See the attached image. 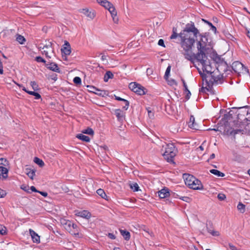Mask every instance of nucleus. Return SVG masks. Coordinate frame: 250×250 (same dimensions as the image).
<instances>
[{
	"instance_id": "nucleus-1",
	"label": "nucleus",
	"mask_w": 250,
	"mask_h": 250,
	"mask_svg": "<svg viewBox=\"0 0 250 250\" xmlns=\"http://www.w3.org/2000/svg\"><path fill=\"white\" fill-rule=\"evenodd\" d=\"M199 31L195 27L194 23H188L185 28L179 34L181 47L185 51V58L192 63L195 62V53L192 51V48L195 42V38H197Z\"/></svg>"
},
{
	"instance_id": "nucleus-2",
	"label": "nucleus",
	"mask_w": 250,
	"mask_h": 250,
	"mask_svg": "<svg viewBox=\"0 0 250 250\" xmlns=\"http://www.w3.org/2000/svg\"><path fill=\"white\" fill-rule=\"evenodd\" d=\"M199 38H196V46L198 52L195 54V61L199 62L202 65L204 71L210 72L211 66L205 52L212 48L213 43L209 35L206 33L199 34Z\"/></svg>"
},
{
	"instance_id": "nucleus-3",
	"label": "nucleus",
	"mask_w": 250,
	"mask_h": 250,
	"mask_svg": "<svg viewBox=\"0 0 250 250\" xmlns=\"http://www.w3.org/2000/svg\"><path fill=\"white\" fill-rule=\"evenodd\" d=\"M243 118L242 115L238 113L237 121H234V126L229 128V126L225 125L224 132L227 135H235L236 134H244L247 131H250V123H248L249 121L247 118L244 117V119Z\"/></svg>"
},
{
	"instance_id": "nucleus-4",
	"label": "nucleus",
	"mask_w": 250,
	"mask_h": 250,
	"mask_svg": "<svg viewBox=\"0 0 250 250\" xmlns=\"http://www.w3.org/2000/svg\"><path fill=\"white\" fill-rule=\"evenodd\" d=\"M164 149V152L163 154L165 159L168 162H173V159L175 156L177 149L176 148L173 143L166 144L165 146H163L162 151Z\"/></svg>"
},
{
	"instance_id": "nucleus-5",
	"label": "nucleus",
	"mask_w": 250,
	"mask_h": 250,
	"mask_svg": "<svg viewBox=\"0 0 250 250\" xmlns=\"http://www.w3.org/2000/svg\"><path fill=\"white\" fill-rule=\"evenodd\" d=\"M211 70L212 69L211 68ZM211 74L210 77H208V82L212 85L214 84L221 83L223 82V75L219 73L218 71L208 72Z\"/></svg>"
},
{
	"instance_id": "nucleus-6",
	"label": "nucleus",
	"mask_w": 250,
	"mask_h": 250,
	"mask_svg": "<svg viewBox=\"0 0 250 250\" xmlns=\"http://www.w3.org/2000/svg\"><path fill=\"white\" fill-rule=\"evenodd\" d=\"M129 88L139 95H143L145 94L146 89L143 86L136 83H130Z\"/></svg>"
},
{
	"instance_id": "nucleus-7",
	"label": "nucleus",
	"mask_w": 250,
	"mask_h": 250,
	"mask_svg": "<svg viewBox=\"0 0 250 250\" xmlns=\"http://www.w3.org/2000/svg\"><path fill=\"white\" fill-rule=\"evenodd\" d=\"M42 49L43 50L42 54H44L47 58H51V56H50L49 54L55 55L54 49L52 46V43L51 42H48V43L43 45Z\"/></svg>"
},
{
	"instance_id": "nucleus-8",
	"label": "nucleus",
	"mask_w": 250,
	"mask_h": 250,
	"mask_svg": "<svg viewBox=\"0 0 250 250\" xmlns=\"http://www.w3.org/2000/svg\"><path fill=\"white\" fill-rule=\"evenodd\" d=\"M231 67L233 70L238 74L244 73L247 71V68L244 67L241 62L238 61L233 62Z\"/></svg>"
},
{
	"instance_id": "nucleus-9",
	"label": "nucleus",
	"mask_w": 250,
	"mask_h": 250,
	"mask_svg": "<svg viewBox=\"0 0 250 250\" xmlns=\"http://www.w3.org/2000/svg\"><path fill=\"white\" fill-rule=\"evenodd\" d=\"M212 85L208 82V79L203 80V86L199 90L200 93H207V92H210L211 90Z\"/></svg>"
},
{
	"instance_id": "nucleus-10",
	"label": "nucleus",
	"mask_w": 250,
	"mask_h": 250,
	"mask_svg": "<svg viewBox=\"0 0 250 250\" xmlns=\"http://www.w3.org/2000/svg\"><path fill=\"white\" fill-rule=\"evenodd\" d=\"M110 16L112 18L113 21L115 24L119 23V17L117 15V12L113 5L110 3Z\"/></svg>"
},
{
	"instance_id": "nucleus-11",
	"label": "nucleus",
	"mask_w": 250,
	"mask_h": 250,
	"mask_svg": "<svg viewBox=\"0 0 250 250\" xmlns=\"http://www.w3.org/2000/svg\"><path fill=\"white\" fill-rule=\"evenodd\" d=\"M183 177L186 185H187L189 188L191 185L193 181H195V179H196L193 176L188 174H184Z\"/></svg>"
},
{
	"instance_id": "nucleus-12",
	"label": "nucleus",
	"mask_w": 250,
	"mask_h": 250,
	"mask_svg": "<svg viewBox=\"0 0 250 250\" xmlns=\"http://www.w3.org/2000/svg\"><path fill=\"white\" fill-rule=\"evenodd\" d=\"M113 97H115V100L119 101H121L122 102H123L125 104V105H123V109L124 110H126L128 108V106L129 105V102L127 100H126L123 98H122L119 96H117L115 95V94L110 95V98H113Z\"/></svg>"
},
{
	"instance_id": "nucleus-13",
	"label": "nucleus",
	"mask_w": 250,
	"mask_h": 250,
	"mask_svg": "<svg viewBox=\"0 0 250 250\" xmlns=\"http://www.w3.org/2000/svg\"><path fill=\"white\" fill-rule=\"evenodd\" d=\"M189 188L194 190H201L203 189L204 187L201 182L198 179H196L195 181H193Z\"/></svg>"
},
{
	"instance_id": "nucleus-14",
	"label": "nucleus",
	"mask_w": 250,
	"mask_h": 250,
	"mask_svg": "<svg viewBox=\"0 0 250 250\" xmlns=\"http://www.w3.org/2000/svg\"><path fill=\"white\" fill-rule=\"evenodd\" d=\"M114 113L118 120L123 122L125 119V112L120 109H116L114 110Z\"/></svg>"
},
{
	"instance_id": "nucleus-15",
	"label": "nucleus",
	"mask_w": 250,
	"mask_h": 250,
	"mask_svg": "<svg viewBox=\"0 0 250 250\" xmlns=\"http://www.w3.org/2000/svg\"><path fill=\"white\" fill-rule=\"evenodd\" d=\"M46 68L54 72L61 73V70L58 64L55 62H50L45 64Z\"/></svg>"
},
{
	"instance_id": "nucleus-16",
	"label": "nucleus",
	"mask_w": 250,
	"mask_h": 250,
	"mask_svg": "<svg viewBox=\"0 0 250 250\" xmlns=\"http://www.w3.org/2000/svg\"><path fill=\"white\" fill-rule=\"evenodd\" d=\"M81 12L90 19H94L96 16V12L93 10L89 11V10L87 9H83Z\"/></svg>"
},
{
	"instance_id": "nucleus-17",
	"label": "nucleus",
	"mask_w": 250,
	"mask_h": 250,
	"mask_svg": "<svg viewBox=\"0 0 250 250\" xmlns=\"http://www.w3.org/2000/svg\"><path fill=\"white\" fill-rule=\"evenodd\" d=\"M158 196L161 198H165L170 195L169 190L167 188H164L158 192Z\"/></svg>"
},
{
	"instance_id": "nucleus-18",
	"label": "nucleus",
	"mask_w": 250,
	"mask_h": 250,
	"mask_svg": "<svg viewBox=\"0 0 250 250\" xmlns=\"http://www.w3.org/2000/svg\"><path fill=\"white\" fill-rule=\"evenodd\" d=\"M8 170L6 167L0 166V179H6L8 177Z\"/></svg>"
},
{
	"instance_id": "nucleus-19",
	"label": "nucleus",
	"mask_w": 250,
	"mask_h": 250,
	"mask_svg": "<svg viewBox=\"0 0 250 250\" xmlns=\"http://www.w3.org/2000/svg\"><path fill=\"white\" fill-rule=\"evenodd\" d=\"M29 232L33 242L36 243H40V237L37 233H36L33 230L31 229H29Z\"/></svg>"
},
{
	"instance_id": "nucleus-20",
	"label": "nucleus",
	"mask_w": 250,
	"mask_h": 250,
	"mask_svg": "<svg viewBox=\"0 0 250 250\" xmlns=\"http://www.w3.org/2000/svg\"><path fill=\"white\" fill-rule=\"evenodd\" d=\"M188 126L193 129L198 130V125L195 123V118L193 116H191L188 122Z\"/></svg>"
},
{
	"instance_id": "nucleus-21",
	"label": "nucleus",
	"mask_w": 250,
	"mask_h": 250,
	"mask_svg": "<svg viewBox=\"0 0 250 250\" xmlns=\"http://www.w3.org/2000/svg\"><path fill=\"white\" fill-rule=\"evenodd\" d=\"M65 45H66V46L64 47L63 48H62L61 49L62 53H63L65 55H69L71 53L70 45L69 42H65Z\"/></svg>"
},
{
	"instance_id": "nucleus-22",
	"label": "nucleus",
	"mask_w": 250,
	"mask_h": 250,
	"mask_svg": "<svg viewBox=\"0 0 250 250\" xmlns=\"http://www.w3.org/2000/svg\"><path fill=\"white\" fill-rule=\"evenodd\" d=\"M78 216H80L84 218L88 219L91 217L90 213L85 210L78 212L76 214Z\"/></svg>"
},
{
	"instance_id": "nucleus-23",
	"label": "nucleus",
	"mask_w": 250,
	"mask_h": 250,
	"mask_svg": "<svg viewBox=\"0 0 250 250\" xmlns=\"http://www.w3.org/2000/svg\"><path fill=\"white\" fill-rule=\"evenodd\" d=\"M97 2L109 11V1L107 0H97Z\"/></svg>"
},
{
	"instance_id": "nucleus-24",
	"label": "nucleus",
	"mask_w": 250,
	"mask_h": 250,
	"mask_svg": "<svg viewBox=\"0 0 250 250\" xmlns=\"http://www.w3.org/2000/svg\"><path fill=\"white\" fill-rule=\"evenodd\" d=\"M120 233L125 240H129L130 238V234L129 231L126 230L120 229Z\"/></svg>"
},
{
	"instance_id": "nucleus-25",
	"label": "nucleus",
	"mask_w": 250,
	"mask_h": 250,
	"mask_svg": "<svg viewBox=\"0 0 250 250\" xmlns=\"http://www.w3.org/2000/svg\"><path fill=\"white\" fill-rule=\"evenodd\" d=\"M76 138L85 142H89L90 140V139L88 136L83 134H77L76 135Z\"/></svg>"
},
{
	"instance_id": "nucleus-26",
	"label": "nucleus",
	"mask_w": 250,
	"mask_h": 250,
	"mask_svg": "<svg viewBox=\"0 0 250 250\" xmlns=\"http://www.w3.org/2000/svg\"><path fill=\"white\" fill-rule=\"evenodd\" d=\"M66 225H67L69 228L72 227L73 229H76V232H74L75 234H78V230L77 229L78 226L76 224L72 223L70 221H68L66 223ZM71 230V229H70V231Z\"/></svg>"
},
{
	"instance_id": "nucleus-27",
	"label": "nucleus",
	"mask_w": 250,
	"mask_h": 250,
	"mask_svg": "<svg viewBox=\"0 0 250 250\" xmlns=\"http://www.w3.org/2000/svg\"><path fill=\"white\" fill-rule=\"evenodd\" d=\"M97 193L99 196H100L102 198H103V199H105L106 200H108L107 198V197H108L106 195L103 189H101V188L98 189L97 190Z\"/></svg>"
},
{
	"instance_id": "nucleus-28",
	"label": "nucleus",
	"mask_w": 250,
	"mask_h": 250,
	"mask_svg": "<svg viewBox=\"0 0 250 250\" xmlns=\"http://www.w3.org/2000/svg\"><path fill=\"white\" fill-rule=\"evenodd\" d=\"M96 92V94L102 96V97H105L106 96H108L109 94V91L108 90H100L98 89L97 92Z\"/></svg>"
},
{
	"instance_id": "nucleus-29",
	"label": "nucleus",
	"mask_w": 250,
	"mask_h": 250,
	"mask_svg": "<svg viewBox=\"0 0 250 250\" xmlns=\"http://www.w3.org/2000/svg\"><path fill=\"white\" fill-rule=\"evenodd\" d=\"M210 172L217 177H224L225 176V174L223 172H220V171L217 169H211L210 170Z\"/></svg>"
},
{
	"instance_id": "nucleus-30",
	"label": "nucleus",
	"mask_w": 250,
	"mask_h": 250,
	"mask_svg": "<svg viewBox=\"0 0 250 250\" xmlns=\"http://www.w3.org/2000/svg\"><path fill=\"white\" fill-rule=\"evenodd\" d=\"M202 21L205 22V23H206L207 24H208L209 26L210 27V29L214 33H216V31H217V29H216V27H215L214 25H213V24L210 22L209 21L206 20H204V19H202Z\"/></svg>"
},
{
	"instance_id": "nucleus-31",
	"label": "nucleus",
	"mask_w": 250,
	"mask_h": 250,
	"mask_svg": "<svg viewBox=\"0 0 250 250\" xmlns=\"http://www.w3.org/2000/svg\"><path fill=\"white\" fill-rule=\"evenodd\" d=\"M34 161L36 164H38L40 167H42L44 165L43 161L42 159L38 157H35Z\"/></svg>"
},
{
	"instance_id": "nucleus-32",
	"label": "nucleus",
	"mask_w": 250,
	"mask_h": 250,
	"mask_svg": "<svg viewBox=\"0 0 250 250\" xmlns=\"http://www.w3.org/2000/svg\"><path fill=\"white\" fill-rule=\"evenodd\" d=\"M35 172H36V171L35 170L29 169V170H27V172H26V174L28 175V176L31 179L33 180L34 177L35 175Z\"/></svg>"
},
{
	"instance_id": "nucleus-33",
	"label": "nucleus",
	"mask_w": 250,
	"mask_h": 250,
	"mask_svg": "<svg viewBox=\"0 0 250 250\" xmlns=\"http://www.w3.org/2000/svg\"><path fill=\"white\" fill-rule=\"evenodd\" d=\"M19 86L20 87H22V89L25 91V92H26L27 93H28V94L29 95H33V96H35V94H36V91H29V90H28L26 89V88L24 87V86H23L22 85H21V84H18Z\"/></svg>"
},
{
	"instance_id": "nucleus-34",
	"label": "nucleus",
	"mask_w": 250,
	"mask_h": 250,
	"mask_svg": "<svg viewBox=\"0 0 250 250\" xmlns=\"http://www.w3.org/2000/svg\"><path fill=\"white\" fill-rule=\"evenodd\" d=\"M130 188L134 191H138L139 190V187L136 183L130 184Z\"/></svg>"
},
{
	"instance_id": "nucleus-35",
	"label": "nucleus",
	"mask_w": 250,
	"mask_h": 250,
	"mask_svg": "<svg viewBox=\"0 0 250 250\" xmlns=\"http://www.w3.org/2000/svg\"><path fill=\"white\" fill-rule=\"evenodd\" d=\"M237 208L241 213H244L245 211V205L240 202L237 205Z\"/></svg>"
},
{
	"instance_id": "nucleus-36",
	"label": "nucleus",
	"mask_w": 250,
	"mask_h": 250,
	"mask_svg": "<svg viewBox=\"0 0 250 250\" xmlns=\"http://www.w3.org/2000/svg\"><path fill=\"white\" fill-rule=\"evenodd\" d=\"M30 85L34 91H38L39 90V85L36 82L31 81L30 82Z\"/></svg>"
},
{
	"instance_id": "nucleus-37",
	"label": "nucleus",
	"mask_w": 250,
	"mask_h": 250,
	"mask_svg": "<svg viewBox=\"0 0 250 250\" xmlns=\"http://www.w3.org/2000/svg\"><path fill=\"white\" fill-rule=\"evenodd\" d=\"M83 133L86 134L88 135H93L94 131L91 128L88 127L87 129L83 130L82 131Z\"/></svg>"
},
{
	"instance_id": "nucleus-38",
	"label": "nucleus",
	"mask_w": 250,
	"mask_h": 250,
	"mask_svg": "<svg viewBox=\"0 0 250 250\" xmlns=\"http://www.w3.org/2000/svg\"><path fill=\"white\" fill-rule=\"evenodd\" d=\"M170 70H171V66L170 65H168L166 69V71L165 72V75H164V78L167 80L169 76V74H170Z\"/></svg>"
},
{
	"instance_id": "nucleus-39",
	"label": "nucleus",
	"mask_w": 250,
	"mask_h": 250,
	"mask_svg": "<svg viewBox=\"0 0 250 250\" xmlns=\"http://www.w3.org/2000/svg\"><path fill=\"white\" fill-rule=\"evenodd\" d=\"M207 230H208V233H209L210 234H211L212 236H218L220 235V233L219 231H215V230H211L210 229H207Z\"/></svg>"
},
{
	"instance_id": "nucleus-40",
	"label": "nucleus",
	"mask_w": 250,
	"mask_h": 250,
	"mask_svg": "<svg viewBox=\"0 0 250 250\" xmlns=\"http://www.w3.org/2000/svg\"><path fill=\"white\" fill-rule=\"evenodd\" d=\"M8 161L5 158H0V165L6 166L8 165Z\"/></svg>"
},
{
	"instance_id": "nucleus-41",
	"label": "nucleus",
	"mask_w": 250,
	"mask_h": 250,
	"mask_svg": "<svg viewBox=\"0 0 250 250\" xmlns=\"http://www.w3.org/2000/svg\"><path fill=\"white\" fill-rule=\"evenodd\" d=\"M17 41L21 44H23L25 41V40L21 35H18L17 37Z\"/></svg>"
},
{
	"instance_id": "nucleus-42",
	"label": "nucleus",
	"mask_w": 250,
	"mask_h": 250,
	"mask_svg": "<svg viewBox=\"0 0 250 250\" xmlns=\"http://www.w3.org/2000/svg\"><path fill=\"white\" fill-rule=\"evenodd\" d=\"M35 60L38 62H42L45 64L46 63V61L41 56H37L35 58Z\"/></svg>"
},
{
	"instance_id": "nucleus-43",
	"label": "nucleus",
	"mask_w": 250,
	"mask_h": 250,
	"mask_svg": "<svg viewBox=\"0 0 250 250\" xmlns=\"http://www.w3.org/2000/svg\"><path fill=\"white\" fill-rule=\"evenodd\" d=\"M73 82L76 85H80L82 83L81 79L79 77H75L73 79Z\"/></svg>"
},
{
	"instance_id": "nucleus-44",
	"label": "nucleus",
	"mask_w": 250,
	"mask_h": 250,
	"mask_svg": "<svg viewBox=\"0 0 250 250\" xmlns=\"http://www.w3.org/2000/svg\"><path fill=\"white\" fill-rule=\"evenodd\" d=\"M176 28H173V31H172L173 33H172V34L170 36L171 39H176L177 37H179V34H178L176 32Z\"/></svg>"
},
{
	"instance_id": "nucleus-45",
	"label": "nucleus",
	"mask_w": 250,
	"mask_h": 250,
	"mask_svg": "<svg viewBox=\"0 0 250 250\" xmlns=\"http://www.w3.org/2000/svg\"><path fill=\"white\" fill-rule=\"evenodd\" d=\"M0 234L1 235H5L6 234V228L1 225H0Z\"/></svg>"
},
{
	"instance_id": "nucleus-46",
	"label": "nucleus",
	"mask_w": 250,
	"mask_h": 250,
	"mask_svg": "<svg viewBox=\"0 0 250 250\" xmlns=\"http://www.w3.org/2000/svg\"><path fill=\"white\" fill-rule=\"evenodd\" d=\"M217 197L220 201H223L226 198V195L223 193H219Z\"/></svg>"
},
{
	"instance_id": "nucleus-47",
	"label": "nucleus",
	"mask_w": 250,
	"mask_h": 250,
	"mask_svg": "<svg viewBox=\"0 0 250 250\" xmlns=\"http://www.w3.org/2000/svg\"><path fill=\"white\" fill-rule=\"evenodd\" d=\"M109 79V71H106L104 76V81L107 82Z\"/></svg>"
},
{
	"instance_id": "nucleus-48",
	"label": "nucleus",
	"mask_w": 250,
	"mask_h": 250,
	"mask_svg": "<svg viewBox=\"0 0 250 250\" xmlns=\"http://www.w3.org/2000/svg\"><path fill=\"white\" fill-rule=\"evenodd\" d=\"M87 87L90 88V89L89 90V91L90 92L96 94L95 92H97L98 88L93 86H87Z\"/></svg>"
},
{
	"instance_id": "nucleus-49",
	"label": "nucleus",
	"mask_w": 250,
	"mask_h": 250,
	"mask_svg": "<svg viewBox=\"0 0 250 250\" xmlns=\"http://www.w3.org/2000/svg\"><path fill=\"white\" fill-rule=\"evenodd\" d=\"M158 44L160 46H163V47H165L164 42V40H162V39H160L159 40Z\"/></svg>"
},
{
	"instance_id": "nucleus-50",
	"label": "nucleus",
	"mask_w": 250,
	"mask_h": 250,
	"mask_svg": "<svg viewBox=\"0 0 250 250\" xmlns=\"http://www.w3.org/2000/svg\"><path fill=\"white\" fill-rule=\"evenodd\" d=\"M182 83H183V86H184V89H185V91H186L188 90V88L187 85L185 80L183 79H182Z\"/></svg>"
},
{
	"instance_id": "nucleus-51",
	"label": "nucleus",
	"mask_w": 250,
	"mask_h": 250,
	"mask_svg": "<svg viewBox=\"0 0 250 250\" xmlns=\"http://www.w3.org/2000/svg\"><path fill=\"white\" fill-rule=\"evenodd\" d=\"M6 193L5 191L0 188V198L3 197L5 195Z\"/></svg>"
},
{
	"instance_id": "nucleus-52",
	"label": "nucleus",
	"mask_w": 250,
	"mask_h": 250,
	"mask_svg": "<svg viewBox=\"0 0 250 250\" xmlns=\"http://www.w3.org/2000/svg\"><path fill=\"white\" fill-rule=\"evenodd\" d=\"M148 112V115L150 118H152L154 116L153 113L151 112V110H149L148 109H147Z\"/></svg>"
},
{
	"instance_id": "nucleus-53",
	"label": "nucleus",
	"mask_w": 250,
	"mask_h": 250,
	"mask_svg": "<svg viewBox=\"0 0 250 250\" xmlns=\"http://www.w3.org/2000/svg\"><path fill=\"white\" fill-rule=\"evenodd\" d=\"M3 65L1 61L0 60V74H3Z\"/></svg>"
},
{
	"instance_id": "nucleus-54",
	"label": "nucleus",
	"mask_w": 250,
	"mask_h": 250,
	"mask_svg": "<svg viewBox=\"0 0 250 250\" xmlns=\"http://www.w3.org/2000/svg\"><path fill=\"white\" fill-rule=\"evenodd\" d=\"M169 83L171 85H177V82H176L175 80H174V79H171L170 81H169Z\"/></svg>"
},
{
	"instance_id": "nucleus-55",
	"label": "nucleus",
	"mask_w": 250,
	"mask_h": 250,
	"mask_svg": "<svg viewBox=\"0 0 250 250\" xmlns=\"http://www.w3.org/2000/svg\"><path fill=\"white\" fill-rule=\"evenodd\" d=\"M21 189H22L23 190L28 192L31 193V192L29 191V187L24 186V187H21Z\"/></svg>"
},
{
	"instance_id": "nucleus-56",
	"label": "nucleus",
	"mask_w": 250,
	"mask_h": 250,
	"mask_svg": "<svg viewBox=\"0 0 250 250\" xmlns=\"http://www.w3.org/2000/svg\"><path fill=\"white\" fill-rule=\"evenodd\" d=\"M186 92H187V94L186 95V98L187 99V100H188L189 98H190V96L191 95V93L189 91V90H188L187 91H186Z\"/></svg>"
},
{
	"instance_id": "nucleus-57",
	"label": "nucleus",
	"mask_w": 250,
	"mask_h": 250,
	"mask_svg": "<svg viewBox=\"0 0 250 250\" xmlns=\"http://www.w3.org/2000/svg\"><path fill=\"white\" fill-rule=\"evenodd\" d=\"M34 96H35V99L36 100H38V99H41V96L40 95V94H39L37 92L36 93V94Z\"/></svg>"
},
{
	"instance_id": "nucleus-58",
	"label": "nucleus",
	"mask_w": 250,
	"mask_h": 250,
	"mask_svg": "<svg viewBox=\"0 0 250 250\" xmlns=\"http://www.w3.org/2000/svg\"><path fill=\"white\" fill-rule=\"evenodd\" d=\"M31 191H33V192H38V190H37V189L36 188L34 187V186H31L30 187V189Z\"/></svg>"
},
{
	"instance_id": "nucleus-59",
	"label": "nucleus",
	"mask_w": 250,
	"mask_h": 250,
	"mask_svg": "<svg viewBox=\"0 0 250 250\" xmlns=\"http://www.w3.org/2000/svg\"><path fill=\"white\" fill-rule=\"evenodd\" d=\"M38 193H40L44 197H46L48 195L47 193L46 192L39 191Z\"/></svg>"
},
{
	"instance_id": "nucleus-60",
	"label": "nucleus",
	"mask_w": 250,
	"mask_h": 250,
	"mask_svg": "<svg viewBox=\"0 0 250 250\" xmlns=\"http://www.w3.org/2000/svg\"><path fill=\"white\" fill-rule=\"evenodd\" d=\"M183 201L188 202V200L189 199V198L188 197H183L182 198H181Z\"/></svg>"
},
{
	"instance_id": "nucleus-61",
	"label": "nucleus",
	"mask_w": 250,
	"mask_h": 250,
	"mask_svg": "<svg viewBox=\"0 0 250 250\" xmlns=\"http://www.w3.org/2000/svg\"><path fill=\"white\" fill-rule=\"evenodd\" d=\"M215 154L212 153V154L210 156V158H210V159H213V158H215Z\"/></svg>"
},
{
	"instance_id": "nucleus-62",
	"label": "nucleus",
	"mask_w": 250,
	"mask_h": 250,
	"mask_svg": "<svg viewBox=\"0 0 250 250\" xmlns=\"http://www.w3.org/2000/svg\"><path fill=\"white\" fill-rule=\"evenodd\" d=\"M203 145L202 144L201 146H200L199 147H198V149H200L201 150H203L204 149V147L203 146Z\"/></svg>"
},
{
	"instance_id": "nucleus-63",
	"label": "nucleus",
	"mask_w": 250,
	"mask_h": 250,
	"mask_svg": "<svg viewBox=\"0 0 250 250\" xmlns=\"http://www.w3.org/2000/svg\"><path fill=\"white\" fill-rule=\"evenodd\" d=\"M52 79L54 81H56L57 80V75H55L54 76H53V77L52 78Z\"/></svg>"
},
{
	"instance_id": "nucleus-64",
	"label": "nucleus",
	"mask_w": 250,
	"mask_h": 250,
	"mask_svg": "<svg viewBox=\"0 0 250 250\" xmlns=\"http://www.w3.org/2000/svg\"><path fill=\"white\" fill-rule=\"evenodd\" d=\"M247 36L248 37L250 36V30H247Z\"/></svg>"
}]
</instances>
